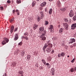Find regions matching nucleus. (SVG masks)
I'll return each instance as SVG.
<instances>
[{"label": "nucleus", "mask_w": 76, "mask_h": 76, "mask_svg": "<svg viewBox=\"0 0 76 76\" xmlns=\"http://www.w3.org/2000/svg\"><path fill=\"white\" fill-rule=\"evenodd\" d=\"M51 49L48 48L46 50V51L47 53H50L51 51Z\"/></svg>", "instance_id": "obj_15"}, {"label": "nucleus", "mask_w": 76, "mask_h": 76, "mask_svg": "<svg viewBox=\"0 0 76 76\" xmlns=\"http://www.w3.org/2000/svg\"><path fill=\"white\" fill-rule=\"evenodd\" d=\"M18 28H15V29L14 31V32H16V31H18Z\"/></svg>", "instance_id": "obj_35"}, {"label": "nucleus", "mask_w": 76, "mask_h": 76, "mask_svg": "<svg viewBox=\"0 0 76 76\" xmlns=\"http://www.w3.org/2000/svg\"><path fill=\"white\" fill-rule=\"evenodd\" d=\"M75 58H73V60L71 61L72 63H73L74 62V61H75Z\"/></svg>", "instance_id": "obj_43"}, {"label": "nucleus", "mask_w": 76, "mask_h": 76, "mask_svg": "<svg viewBox=\"0 0 76 76\" xmlns=\"http://www.w3.org/2000/svg\"><path fill=\"white\" fill-rule=\"evenodd\" d=\"M76 67H75L74 68H72L70 69V71L71 72H73L74 71H76Z\"/></svg>", "instance_id": "obj_11"}, {"label": "nucleus", "mask_w": 76, "mask_h": 76, "mask_svg": "<svg viewBox=\"0 0 76 76\" xmlns=\"http://www.w3.org/2000/svg\"><path fill=\"white\" fill-rule=\"evenodd\" d=\"M52 12H53V10L51 8L50 9L49 11V13L50 15H51L52 14Z\"/></svg>", "instance_id": "obj_18"}, {"label": "nucleus", "mask_w": 76, "mask_h": 76, "mask_svg": "<svg viewBox=\"0 0 76 76\" xmlns=\"http://www.w3.org/2000/svg\"><path fill=\"white\" fill-rule=\"evenodd\" d=\"M45 12H47V9L46 8H45Z\"/></svg>", "instance_id": "obj_56"}, {"label": "nucleus", "mask_w": 76, "mask_h": 76, "mask_svg": "<svg viewBox=\"0 0 76 76\" xmlns=\"http://www.w3.org/2000/svg\"><path fill=\"white\" fill-rule=\"evenodd\" d=\"M49 28H48V29L50 30V31L52 32H53V31L54 30V27L53 25H51L49 26Z\"/></svg>", "instance_id": "obj_4"}, {"label": "nucleus", "mask_w": 76, "mask_h": 76, "mask_svg": "<svg viewBox=\"0 0 76 76\" xmlns=\"http://www.w3.org/2000/svg\"><path fill=\"white\" fill-rule=\"evenodd\" d=\"M50 1H52L53 0H49Z\"/></svg>", "instance_id": "obj_60"}, {"label": "nucleus", "mask_w": 76, "mask_h": 76, "mask_svg": "<svg viewBox=\"0 0 76 76\" xmlns=\"http://www.w3.org/2000/svg\"><path fill=\"white\" fill-rule=\"evenodd\" d=\"M76 28V23H74L72 24L71 25L72 29H75Z\"/></svg>", "instance_id": "obj_7"}, {"label": "nucleus", "mask_w": 76, "mask_h": 76, "mask_svg": "<svg viewBox=\"0 0 76 76\" xmlns=\"http://www.w3.org/2000/svg\"><path fill=\"white\" fill-rule=\"evenodd\" d=\"M20 54L22 56H23L25 54V52L24 51L21 52Z\"/></svg>", "instance_id": "obj_21"}, {"label": "nucleus", "mask_w": 76, "mask_h": 76, "mask_svg": "<svg viewBox=\"0 0 76 76\" xmlns=\"http://www.w3.org/2000/svg\"><path fill=\"white\" fill-rule=\"evenodd\" d=\"M12 12L13 13L15 12V10H13Z\"/></svg>", "instance_id": "obj_53"}, {"label": "nucleus", "mask_w": 76, "mask_h": 76, "mask_svg": "<svg viewBox=\"0 0 76 76\" xmlns=\"http://www.w3.org/2000/svg\"><path fill=\"white\" fill-rule=\"evenodd\" d=\"M69 57V56L68 55V56H67V57Z\"/></svg>", "instance_id": "obj_62"}, {"label": "nucleus", "mask_w": 76, "mask_h": 76, "mask_svg": "<svg viewBox=\"0 0 76 76\" xmlns=\"http://www.w3.org/2000/svg\"><path fill=\"white\" fill-rule=\"evenodd\" d=\"M3 76H7V74L6 73H5Z\"/></svg>", "instance_id": "obj_52"}, {"label": "nucleus", "mask_w": 76, "mask_h": 76, "mask_svg": "<svg viewBox=\"0 0 76 76\" xmlns=\"http://www.w3.org/2000/svg\"><path fill=\"white\" fill-rule=\"evenodd\" d=\"M48 21L46 22L45 24L47 25H48Z\"/></svg>", "instance_id": "obj_46"}, {"label": "nucleus", "mask_w": 76, "mask_h": 76, "mask_svg": "<svg viewBox=\"0 0 76 76\" xmlns=\"http://www.w3.org/2000/svg\"><path fill=\"white\" fill-rule=\"evenodd\" d=\"M69 16L70 17H73V16H74V13L73 12V11L72 10H71L69 14Z\"/></svg>", "instance_id": "obj_9"}, {"label": "nucleus", "mask_w": 76, "mask_h": 76, "mask_svg": "<svg viewBox=\"0 0 76 76\" xmlns=\"http://www.w3.org/2000/svg\"><path fill=\"white\" fill-rule=\"evenodd\" d=\"M55 72H52V75H55Z\"/></svg>", "instance_id": "obj_41"}, {"label": "nucleus", "mask_w": 76, "mask_h": 76, "mask_svg": "<svg viewBox=\"0 0 76 76\" xmlns=\"http://www.w3.org/2000/svg\"><path fill=\"white\" fill-rule=\"evenodd\" d=\"M51 58L50 57H49V58H48L49 61H51Z\"/></svg>", "instance_id": "obj_38"}, {"label": "nucleus", "mask_w": 76, "mask_h": 76, "mask_svg": "<svg viewBox=\"0 0 76 76\" xmlns=\"http://www.w3.org/2000/svg\"><path fill=\"white\" fill-rule=\"evenodd\" d=\"M22 67H21L20 68V69H19V70L18 72V73L19 74H21V76H23V71L22 70Z\"/></svg>", "instance_id": "obj_5"}, {"label": "nucleus", "mask_w": 76, "mask_h": 76, "mask_svg": "<svg viewBox=\"0 0 76 76\" xmlns=\"http://www.w3.org/2000/svg\"><path fill=\"white\" fill-rule=\"evenodd\" d=\"M2 45H4V44H6V42H5V41L4 40L2 42Z\"/></svg>", "instance_id": "obj_29"}, {"label": "nucleus", "mask_w": 76, "mask_h": 76, "mask_svg": "<svg viewBox=\"0 0 76 76\" xmlns=\"http://www.w3.org/2000/svg\"><path fill=\"white\" fill-rule=\"evenodd\" d=\"M4 39L7 42H9V39H7V38H4Z\"/></svg>", "instance_id": "obj_26"}, {"label": "nucleus", "mask_w": 76, "mask_h": 76, "mask_svg": "<svg viewBox=\"0 0 76 76\" xmlns=\"http://www.w3.org/2000/svg\"><path fill=\"white\" fill-rule=\"evenodd\" d=\"M63 25L64 28L66 30H68V29H69V25H68V24L64 23L63 24Z\"/></svg>", "instance_id": "obj_3"}, {"label": "nucleus", "mask_w": 76, "mask_h": 76, "mask_svg": "<svg viewBox=\"0 0 76 76\" xmlns=\"http://www.w3.org/2000/svg\"><path fill=\"white\" fill-rule=\"evenodd\" d=\"M73 46L74 47H75L76 46V43H74L73 45Z\"/></svg>", "instance_id": "obj_44"}, {"label": "nucleus", "mask_w": 76, "mask_h": 76, "mask_svg": "<svg viewBox=\"0 0 76 76\" xmlns=\"http://www.w3.org/2000/svg\"><path fill=\"white\" fill-rule=\"evenodd\" d=\"M0 8L1 10H3V7H1Z\"/></svg>", "instance_id": "obj_45"}, {"label": "nucleus", "mask_w": 76, "mask_h": 76, "mask_svg": "<svg viewBox=\"0 0 76 76\" xmlns=\"http://www.w3.org/2000/svg\"><path fill=\"white\" fill-rule=\"evenodd\" d=\"M42 63L44 64L45 65H46V61L44 59H42Z\"/></svg>", "instance_id": "obj_20"}, {"label": "nucleus", "mask_w": 76, "mask_h": 76, "mask_svg": "<svg viewBox=\"0 0 76 76\" xmlns=\"http://www.w3.org/2000/svg\"><path fill=\"white\" fill-rule=\"evenodd\" d=\"M19 12L18 10H16V12Z\"/></svg>", "instance_id": "obj_55"}, {"label": "nucleus", "mask_w": 76, "mask_h": 76, "mask_svg": "<svg viewBox=\"0 0 76 76\" xmlns=\"http://www.w3.org/2000/svg\"><path fill=\"white\" fill-rule=\"evenodd\" d=\"M64 0H61V1H64Z\"/></svg>", "instance_id": "obj_63"}, {"label": "nucleus", "mask_w": 76, "mask_h": 76, "mask_svg": "<svg viewBox=\"0 0 76 76\" xmlns=\"http://www.w3.org/2000/svg\"><path fill=\"white\" fill-rule=\"evenodd\" d=\"M39 20H40V17H38L37 18V21L39 22Z\"/></svg>", "instance_id": "obj_34"}, {"label": "nucleus", "mask_w": 76, "mask_h": 76, "mask_svg": "<svg viewBox=\"0 0 76 76\" xmlns=\"http://www.w3.org/2000/svg\"><path fill=\"white\" fill-rule=\"evenodd\" d=\"M15 20V19L14 18H12V19L10 20V22H13V20Z\"/></svg>", "instance_id": "obj_32"}, {"label": "nucleus", "mask_w": 76, "mask_h": 76, "mask_svg": "<svg viewBox=\"0 0 76 76\" xmlns=\"http://www.w3.org/2000/svg\"><path fill=\"white\" fill-rule=\"evenodd\" d=\"M50 42H51L50 41V40H49L47 42V44H50Z\"/></svg>", "instance_id": "obj_36"}, {"label": "nucleus", "mask_w": 76, "mask_h": 76, "mask_svg": "<svg viewBox=\"0 0 76 76\" xmlns=\"http://www.w3.org/2000/svg\"><path fill=\"white\" fill-rule=\"evenodd\" d=\"M37 28H38V25L36 24L34 25L33 26V29L34 30H35Z\"/></svg>", "instance_id": "obj_16"}, {"label": "nucleus", "mask_w": 76, "mask_h": 76, "mask_svg": "<svg viewBox=\"0 0 76 76\" xmlns=\"http://www.w3.org/2000/svg\"><path fill=\"white\" fill-rule=\"evenodd\" d=\"M65 55V53L64 52H62L61 54V57H64V55Z\"/></svg>", "instance_id": "obj_24"}, {"label": "nucleus", "mask_w": 76, "mask_h": 76, "mask_svg": "<svg viewBox=\"0 0 76 76\" xmlns=\"http://www.w3.org/2000/svg\"><path fill=\"white\" fill-rule=\"evenodd\" d=\"M24 35H25V36H28V32H25L24 33Z\"/></svg>", "instance_id": "obj_28"}, {"label": "nucleus", "mask_w": 76, "mask_h": 76, "mask_svg": "<svg viewBox=\"0 0 76 76\" xmlns=\"http://www.w3.org/2000/svg\"><path fill=\"white\" fill-rule=\"evenodd\" d=\"M51 70L52 72H55V69H54V68H52L51 69Z\"/></svg>", "instance_id": "obj_33"}, {"label": "nucleus", "mask_w": 76, "mask_h": 76, "mask_svg": "<svg viewBox=\"0 0 76 76\" xmlns=\"http://www.w3.org/2000/svg\"><path fill=\"white\" fill-rule=\"evenodd\" d=\"M54 50H53L52 51H51V53H52V54H53V53H54Z\"/></svg>", "instance_id": "obj_51"}, {"label": "nucleus", "mask_w": 76, "mask_h": 76, "mask_svg": "<svg viewBox=\"0 0 76 76\" xmlns=\"http://www.w3.org/2000/svg\"><path fill=\"white\" fill-rule=\"evenodd\" d=\"M62 45L63 47H64V45H65V44H64V43H62Z\"/></svg>", "instance_id": "obj_50"}, {"label": "nucleus", "mask_w": 76, "mask_h": 76, "mask_svg": "<svg viewBox=\"0 0 76 76\" xmlns=\"http://www.w3.org/2000/svg\"><path fill=\"white\" fill-rule=\"evenodd\" d=\"M70 48H73V46H72V45H70Z\"/></svg>", "instance_id": "obj_57"}, {"label": "nucleus", "mask_w": 76, "mask_h": 76, "mask_svg": "<svg viewBox=\"0 0 76 76\" xmlns=\"http://www.w3.org/2000/svg\"><path fill=\"white\" fill-rule=\"evenodd\" d=\"M42 40H43V41H45V39H46V37H42Z\"/></svg>", "instance_id": "obj_25"}, {"label": "nucleus", "mask_w": 76, "mask_h": 76, "mask_svg": "<svg viewBox=\"0 0 76 76\" xmlns=\"http://www.w3.org/2000/svg\"><path fill=\"white\" fill-rule=\"evenodd\" d=\"M73 20L74 21H75L76 20V16H75L73 17Z\"/></svg>", "instance_id": "obj_30"}, {"label": "nucleus", "mask_w": 76, "mask_h": 76, "mask_svg": "<svg viewBox=\"0 0 76 76\" xmlns=\"http://www.w3.org/2000/svg\"><path fill=\"white\" fill-rule=\"evenodd\" d=\"M18 34L16 33L15 36L14 40L15 41H16V40H18V38H19V35H18Z\"/></svg>", "instance_id": "obj_8"}, {"label": "nucleus", "mask_w": 76, "mask_h": 76, "mask_svg": "<svg viewBox=\"0 0 76 76\" xmlns=\"http://www.w3.org/2000/svg\"><path fill=\"white\" fill-rule=\"evenodd\" d=\"M61 54H60V53H59L58 54V57L59 58L61 57Z\"/></svg>", "instance_id": "obj_37"}, {"label": "nucleus", "mask_w": 76, "mask_h": 76, "mask_svg": "<svg viewBox=\"0 0 76 76\" xmlns=\"http://www.w3.org/2000/svg\"><path fill=\"white\" fill-rule=\"evenodd\" d=\"M57 5H58V7H59L61 5V3H60V1H57Z\"/></svg>", "instance_id": "obj_19"}, {"label": "nucleus", "mask_w": 76, "mask_h": 76, "mask_svg": "<svg viewBox=\"0 0 76 76\" xmlns=\"http://www.w3.org/2000/svg\"><path fill=\"white\" fill-rule=\"evenodd\" d=\"M24 39H26V40H28L29 38L27 36H24Z\"/></svg>", "instance_id": "obj_27"}, {"label": "nucleus", "mask_w": 76, "mask_h": 76, "mask_svg": "<svg viewBox=\"0 0 76 76\" xmlns=\"http://www.w3.org/2000/svg\"><path fill=\"white\" fill-rule=\"evenodd\" d=\"M28 20H29V21H31V18H28Z\"/></svg>", "instance_id": "obj_49"}, {"label": "nucleus", "mask_w": 76, "mask_h": 76, "mask_svg": "<svg viewBox=\"0 0 76 76\" xmlns=\"http://www.w3.org/2000/svg\"><path fill=\"white\" fill-rule=\"evenodd\" d=\"M64 31V28H61L59 31V33H60V34H62L63 32Z\"/></svg>", "instance_id": "obj_14"}, {"label": "nucleus", "mask_w": 76, "mask_h": 76, "mask_svg": "<svg viewBox=\"0 0 76 76\" xmlns=\"http://www.w3.org/2000/svg\"><path fill=\"white\" fill-rule=\"evenodd\" d=\"M13 30H14V26H12L11 27V28L10 30V32L12 34V32H13Z\"/></svg>", "instance_id": "obj_13"}, {"label": "nucleus", "mask_w": 76, "mask_h": 76, "mask_svg": "<svg viewBox=\"0 0 76 76\" xmlns=\"http://www.w3.org/2000/svg\"><path fill=\"white\" fill-rule=\"evenodd\" d=\"M46 66H49L50 65V64L48 63H47L46 64Z\"/></svg>", "instance_id": "obj_48"}, {"label": "nucleus", "mask_w": 76, "mask_h": 76, "mask_svg": "<svg viewBox=\"0 0 76 76\" xmlns=\"http://www.w3.org/2000/svg\"><path fill=\"white\" fill-rule=\"evenodd\" d=\"M40 14L41 15L40 17L41 19H43V18H44V13H43V12H40Z\"/></svg>", "instance_id": "obj_12"}, {"label": "nucleus", "mask_w": 76, "mask_h": 76, "mask_svg": "<svg viewBox=\"0 0 76 76\" xmlns=\"http://www.w3.org/2000/svg\"><path fill=\"white\" fill-rule=\"evenodd\" d=\"M46 4H47V2H46L45 1L42 3L40 4V6H41V7H44V6H45V5H46Z\"/></svg>", "instance_id": "obj_10"}, {"label": "nucleus", "mask_w": 76, "mask_h": 76, "mask_svg": "<svg viewBox=\"0 0 76 76\" xmlns=\"http://www.w3.org/2000/svg\"><path fill=\"white\" fill-rule=\"evenodd\" d=\"M31 58V56L30 55H27V56L26 57V58L27 59V60L29 61L30 60Z\"/></svg>", "instance_id": "obj_17"}, {"label": "nucleus", "mask_w": 76, "mask_h": 76, "mask_svg": "<svg viewBox=\"0 0 76 76\" xmlns=\"http://www.w3.org/2000/svg\"><path fill=\"white\" fill-rule=\"evenodd\" d=\"M21 39H24V36H22L21 37Z\"/></svg>", "instance_id": "obj_54"}, {"label": "nucleus", "mask_w": 76, "mask_h": 76, "mask_svg": "<svg viewBox=\"0 0 76 76\" xmlns=\"http://www.w3.org/2000/svg\"><path fill=\"white\" fill-rule=\"evenodd\" d=\"M48 69H50V67H51V65H50L49 64V65H48Z\"/></svg>", "instance_id": "obj_47"}, {"label": "nucleus", "mask_w": 76, "mask_h": 76, "mask_svg": "<svg viewBox=\"0 0 76 76\" xmlns=\"http://www.w3.org/2000/svg\"><path fill=\"white\" fill-rule=\"evenodd\" d=\"M21 0H16V2L18 4H19V3H21Z\"/></svg>", "instance_id": "obj_22"}, {"label": "nucleus", "mask_w": 76, "mask_h": 76, "mask_svg": "<svg viewBox=\"0 0 76 76\" xmlns=\"http://www.w3.org/2000/svg\"><path fill=\"white\" fill-rule=\"evenodd\" d=\"M39 33L40 34H41V32H40V31H39Z\"/></svg>", "instance_id": "obj_59"}, {"label": "nucleus", "mask_w": 76, "mask_h": 76, "mask_svg": "<svg viewBox=\"0 0 76 76\" xmlns=\"http://www.w3.org/2000/svg\"><path fill=\"white\" fill-rule=\"evenodd\" d=\"M22 42H20L18 43V45H22Z\"/></svg>", "instance_id": "obj_40"}, {"label": "nucleus", "mask_w": 76, "mask_h": 76, "mask_svg": "<svg viewBox=\"0 0 76 76\" xmlns=\"http://www.w3.org/2000/svg\"><path fill=\"white\" fill-rule=\"evenodd\" d=\"M31 4L32 5V7H34V6H35V3L34 2H33Z\"/></svg>", "instance_id": "obj_31"}, {"label": "nucleus", "mask_w": 76, "mask_h": 76, "mask_svg": "<svg viewBox=\"0 0 76 76\" xmlns=\"http://www.w3.org/2000/svg\"><path fill=\"white\" fill-rule=\"evenodd\" d=\"M68 19H66L65 20V22H68Z\"/></svg>", "instance_id": "obj_39"}, {"label": "nucleus", "mask_w": 76, "mask_h": 76, "mask_svg": "<svg viewBox=\"0 0 76 76\" xmlns=\"http://www.w3.org/2000/svg\"><path fill=\"white\" fill-rule=\"evenodd\" d=\"M37 1H39V0H37Z\"/></svg>", "instance_id": "obj_61"}, {"label": "nucleus", "mask_w": 76, "mask_h": 76, "mask_svg": "<svg viewBox=\"0 0 76 76\" xmlns=\"http://www.w3.org/2000/svg\"><path fill=\"white\" fill-rule=\"evenodd\" d=\"M20 15V13H19V12H18L17 13V15Z\"/></svg>", "instance_id": "obj_58"}, {"label": "nucleus", "mask_w": 76, "mask_h": 76, "mask_svg": "<svg viewBox=\"0 0 76 76\" xmlns=\"http://www.w3.org/2000/svg\"><path fill=\"white\" fill-rule=\"evenodd\" d=\"M7 3H11V1H10V0H8L7 1Z\"/></svg>", "instance_id": "obj_42"}, {"label": "nucleus", "mask_w": 76, "mask_h": 76, "mask_svg": "<svg viewBox=\"0 0 76 76\" xmlns=\"http://www.w3.org/2000/svg\"><path fill=\"white\" fill-rule=\"evenodd\" d=\"M66 7H65L64 8L61 9V11H63V12H64V11H65V10H66Z\"/></svg>", "instance_id": "obj_23"}, {"label": "nucleus", "mask_w": 76, "mask_h": 76, "mask_svg": "<svg viewBox=\"0 0 76 76\" xmlns=\"http://www.w3.org/2000/svg\"><path fill=\"white\" fill-rule=\"evenodd\" d=\"M47 47H48L50 48H52L53 47V45H52V44L51 43H50L47 45L46 43H45L42 48L44 52H45V49H46V48Z\"/></svg>", "instance_id": "obj_2"}, {"label": "nucleus", "mask_w": 76, "mask_h": 76, "mask_svg": "<svg viewBox=\"0 0 76 76\" xmlns=\"http://www.w3.org/2000/svg\"><path fill=\"white\" fill-rule=\"evenodd\" d=\"M39 31H42V34L41 35V36H45L46 35V34L47 33H46V31L45 30H44V27H41L39 28Z\"/></svg>", "instance_id": "obj_1"}, {"label": "nucleus", "mask_w": 76, "mask_h": 76, "mask_svg": "<svg viewBox=\"0 0 76 76\" xmlns=\"http://www.w3.org/2000/svg\"><path fill=\"white\" fill-rule=\"evenodd\" d=\"M75 41H76V40L75 39L71 38L70 39V42H69V44H72V43L75 42Z\"/></svg>", "instance_id": "obj_6"}]
</instances>
